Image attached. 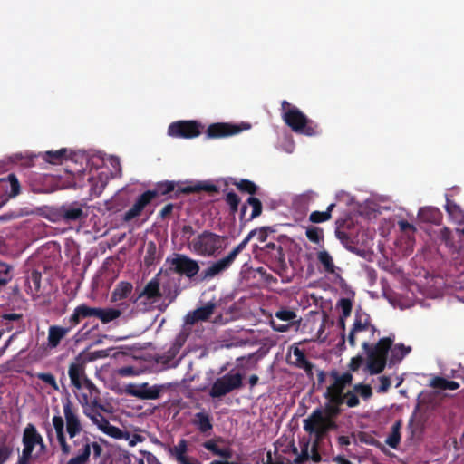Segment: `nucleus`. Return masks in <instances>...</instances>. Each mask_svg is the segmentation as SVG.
<instances>
[{
	"mask_svg": "<svg viewBox=\"0 0 464 464\" xmlns=\"http://www.w3.org/2000/svg\"><path fill=\"white\" fill-rule=\"evenodd\" d=\"M63 418L59 414L54 415L52 423L55 430L56 439L63 456L72 453V446L68 443L66 434L70 440H73L83 430L78 406L69 397L62 401Z\"/></svg>",
	"mask_w": 464,
	"mask_h": 464,
	"instance_id": "f257e3e1",
	"label": "nucleus"
},
{
	"mask_svg": "<svg viewBox=\"0 0 464 464\" xmlns=\"http://www.w3.org/2000/svg\"><path fill=\"white\" fill-rule=\"evenodd\" d=\"M281 111L285 123L294 132L309 137L320 134L318 124L287 101H282Z\"/></svg>",
	"mask_w": 464,
	"mask_h": 464,
	"instance_id": "f03ea898",
	"label": "nucleus"
},
{
	"mask_svg": "<svg viewBox=\"0 0 464 464\" xmlns=\"http://www.w3.org/2000/svg\"><path fill=\"white\" fill-rule=\"evenodd\" d=\"M154 193V198L160 196H168L169 198H178L180 194H191V193H199L201 191H205L209 195H214L219 192V188L215 184H212L208 181H199L194 185H179L175 181L166 180L162 182H158L154 188L151 189Z\"/></svg>",
	"mask_w": 464,
	"mask_h": 464,
	"instance_id": "7ed1b4c3",
	"label": "nucleus"
},
{
	"mask_svg": "<svg viewBox=\"0 0 464 464\" xmlns=\"http://www.w3.org/2000/svg\"><path fill=\"white\" fill-rule=\"evenodd\" d=\"M263 257L266 265L283 281L286 278L290 280L289 266L285 258V246L282 242H269L262 248Z\"/></svg>",
	"mask_w": 464,
	"mask_h": 464,
	"instance_id": "20e7f679",
	"label": "nucleus"
},
{
	"mask_svg": "<svg viewBox=\"0 0 464 464\" xmlns=\"http://www.w3.org/2000/svg\"><path fill=\"white\" fill-rule=\"evenodd\" d=\"M337 428L338 425L334 420L323 418L321 407L314 410L310 416L304 420V430L309 434H314L316 442L323 440L330 430H335Z\"/></svg>",
	"mask_w": 464,
	"mask_h": 464,
	"instance_id": "39448f33",
	"label": "nucleus"
},
{
	"mask_svg": "<svg viewBox=\"0 0 464 464\" xmlns=\"http://www.w3.org/2000/svg\"><path fill=\"white\" fill-rule=\"evenodd\" d=\"M223 238L218 234L205 230L192 240L191 246L197 254L211 256L222 248Z\"/></svg>",
	"mask_w": 464,
	"mask_h": 464,
	"instance_id": "423d86ee",
	"label": "nucleus"
},
{
	"mask_svg": "<svg viewBox=\"0 0 464 464\" xmlns=\"http://www.w3.org/2000/svg\"><path fill=\"white\" fill-rule=\"evenodd\" d=\"M244 375L240 372L228 373L218 378L212 384L209 396L211 398H221L235 390H239L243 387Z\"/></svg>",
	"mask_w": 464,
	"mask_h": 464,
	"instance_id": "0eeeda50",
	"label": "nucleus"
},
{
	"mask_svg": "<svg viewBox=\"0 0 464 464\" xmlns=\"http://www.w3.org/2000/svg\"><path fill=\"white\" fill-rule=\"evenodd\" d=\"M159 274L147 283L144 288L136 293L130 298L131 302L137 306H143L144 310H149L152 307L153 304L159 301L162 295L160 292V279L158 278Z\"/></svg>",
	"mask_w": 464,
	"mask_h": 464,
	"instance_id": "6e6552de",
	"label": "nucleus"
},
{
	"mask_svg": "<svg viewBox=\"0 0 464 464\" xmlns=\"http://www.w3.org/2000/svg\"><path fill=\"white\" fill-rule=\"evenodd\" d=\"M329 376L333 380V383L326 388L324 397L343 400L345 388L353 382V374L350 372L340 373L337 370H332Z\"/></svg>",
	"mask_w": 464,
	"mask_h": 464,
	"instance_id": "1a4fd4ad",
	"label": "nucleus"
},
{
	"mask_svg": "<svg viewBox=\"0 0 464 464\" xmlns=\"http://www.w3.org/2000/svg\"><path fill=\"white\" fill-rule=\"evenodd\" d=\"M202 128L197 121H178L169 124L168 134L174 138L193 139L201 134Z\"/></svg>",
	"mask_w": 464,
	"mask_h": 464,
	"instance_id": "9d476101",
	"label": "nucleus"
},
{
	"mask_svg": "<svg viewBox=\"0 0 464 464\" xmlns=\"http://www.w3.org/2000/svg\"><path fill=\"white\" fill-rule=\"evenodd\" d=\"M224 442L222 437H216L208 440L202 443V446L207 450L210 451L212 455L219 457L220 459H214L209 464H239L237 461H230L233 457V450L230 447H219L218 443Z\"/></svg>",
	"mask_w": 464,
	"mask_h": 464,
	"instance_id": "9b49d317",
	"label": "nucleus"
},
{
	"mask_svg": "<svg viewBox=\"0 0 464 464\" xmlns=\"http://www.w3.org/2000/svg\"><path fill=\"white\" fill-rule=\"evenodd\" d=\"M87 205L79 201L63 204L58 209V216L65 223L84 220L87 216Z\"/></svg>",
	"mask_w": 464,
	"mask_h": 464,
	"instance_id": "f8f14e48",
	"label": "nucleus"
},
{
	"mask_svg": "<svg viewBox=\"0 0 464 464\" xmlns=\"http://www.w3.org/2000/svg\"><path fill=\"white\" fill-rule=\"evenodd\" d=\"M250 124H232L227 122H218L210 124L207 129V137L208 139H219L238 134L244 130H248Z\"/></svg>",
	"mask_w": 464,
	"mask_h": 464,
	"instance_id": "ddd939ff",
	"label": "nucleus"
},
{
	"mask_svg": "<svg viewBox=\"0 0 464 464\" xmlns=\"http://www.w3.org/2000/svg\"><path fill=\"white\" fill-rule=\"evenodd\" d=\"M22 191L21 184L17 177L14 174H8L5 178L0 179V208L7 203L11 198H16Z\"/></svg>",
	"mask_w": 464,
	"mask_h": 464,
	"instance_id": "4468645a",
	"label": "nucleus"
},
{
	"mask_svg": "<svg viewBox=\"0 0 464 464\" xmlns=\"http://www.w3.org/2000/svg\"><path fill=\"white\" fill-rule=\"evenodd\" d=\"M170 263L174 266L173 271L175 273L184 275L188 278L194 277L200 268L196 260L182 254H177Z\"/></svg>",
	"mask_w": 464,
	"mask_h": 464,
	"instance_id": "2eb2a0df",
	"label": "nucleus"
},
{
	"mask_svg": "<svg viewBox=\"0 0 464 464\" xmlns=\"http://www.w3.org/2000/svg\"><path fill=\"white\" fill-rule=\"evenodd\" d=\"M163 390V385L150 386L149 383L144 382L140 385H130L127 388V392L140 400H156L160 398Z\"/></svg>",
	"mask_w": 464,
	"mask_h": 464,
	"instance_id": "dca6fc26",
	"label": "nucleus"
},
{
	"mask_svg": "<svg viewBox=\"0 0 464 464\" xmlns=\"http://www.w3.org/2000/svg\"><path fill=\"white\" fill-rule=\"evenodd\" d=\"M76 450V453L69 461L72 464H87L90 460V438L87 435L72 440V445Z\"/></svg>",
	"mask_w": 464,
	"mask_h": 464,
	"instance_id": "f3484780",
	"label": "nucleus"
},
{
	"mask_svg": "<svg viewBox=\"0 0 464 464\" xmlns=\"http://www.w3.org/2000/svg\"><path fill=\"white\" fill-rule=\"evenodd\" d=\"M263 206L256 197H249L240 208L239 219L242 225L255 219L262 214Z\"/></svg>",
	"mask_w": 464,
	"mask_h": 464,
	"instance_id": "a211bd4d",
	"label": "nucleus"
},
{
	"mask_svg": "<svg viewBox=\"0 0 464 464\" xmlns=\"http://www.w3.org/2000/svg\"><path fill=\"white\" fill-rule=\"evenodd\" d=\"M68 375L72 385L77 389H82L84 379H89L85 373V362L77 357L74 362H71L68 369Z\"/></svg>",
	"mask_w": 464,
	"mask_h": 464,
	"instance_id": "6ab92c4d",
	"label": "nucleus"
},
{
	"mask_svg": "<svg viewBox=\"0 0 464 464\" xmlns=\"http://www.w3.org/2000/svg\"><path fill=\"white\" fill-rule=\"evenodd\" d=\"M370 322L371 317L367 313L362 311L361 309L355 312L354 322L348 334V342L351 346L354 347L356 344L355 334L357 333L369 329Z\"/></svg>",
	"mask_w": 464,
	"mask_h": 464,
	"instance_id": "aec40b11",
	"label": "nucleus"
},
{
	"mask_svg": "<svg viewBox=\"0 0 464 464\" xmlns=\"http://www.w3.org/2000/svg\"><path fill=\"white\" fill-rule=\"evenodd\" d=\"M92 317L96 318V307H92L86 304H82L74 308L73 313L67 319L66 324H71V326L74 328L82 320Z\"/></svg>",
	"mask_w": 464,
	"mask_h": 464,
	"instance_id": "412c9836",
	"label": "nucleus"
},
{
	"mask_svg": "<svg viewBox=\"0 0 464 464\" xmlns=\"http://www.w3.org/2000/svg\"><path fill=\"white\" fill-rule=\"evenodd\" d=\"M393 342L394 337L389 336L380 339L374 346L370 345L368 342L362 343V346L363 350H369L387 361L388 353L391 351Z\"/></svg>",
	"mask_w": 464,
	"mask_h": 464,
	"instance_id": "4be33fe9",
	"label": "nucleus"
},
{
	"mask_svg": "<svg viewBox=\"0 0 464 464\" xmlns=\"http://www.w3.org/2000/svg\"><path fill=\"white\" fill-rule=\"evenodd\" d=\"M187 451L188 442L184 439L180 440L176 446L169 449L170 455L174 456L179 464H201V462L196 458H191L190 460L187 456Z\"/></svg>",
	"mask_w": 464,
	"mask_h": 464,
	"instance_id": "5701e85b",
	"label": "nucleus"
},
{
	"mask_svg": "<svg viewBox=\"0 0 464 464\" xmlns=\"http://www.w3.org/2000/svg\"><path fill=\"white\" fill-rule=\"evenodd\" d=\"M215 308L216 304L208 302L206 305L188 313L186 316V323L188 324H194L199 321H208L213 314Z\"/></svg>",
	"mask_w": 464,
	"mask_h": 464,
	"instance_id": "b1692460",
	"label": "nucleus"
},
{
	"mask_svg": "<svg viewBox=\"0 0 464 464\" xmlns=\"http://www.w3.org/2000/svg\"><path fill=\"white\" fill-rule=\"evenodd\" d=\"M71 324L67 326L52 325L48 329V346L53 349L56 348L61 341L72 330Z\"/></svg>",
	"mask_w": 464,
	"mask_h": 464,
	"instance_id": "393cba45",
	"label": "nucleus"
},
{
	"mask_svg": "<svg viewBox=\"0 0 464 464\" xmlns=\"http://www.w3.org/2000/svg\"><path fill=\"white\" fill-rule=\"evenodd\" d=\"M233 264L232 260L227 256L212 264L202 272L203 279H210L223 273Z\"/></svg>",
	"mask_w": 464,
	"mask_h": 464,
	"instance_id": "a878e982",
	"label": "nucleus"
},
{
	"mask_svg": "<svg viewBox=\"0 0 464 464\" xmlns=\"http://www.w3.org/2000/svg\"><path fill=\"white\" fill-rule=\"evenodd\" d=\"M326 400L323 410V418H329L334 420L343 411L342 405L343 400L335 399L333 397H324Z\"/></svg>",
	"mask_w": 464,
	"mask_h": 464,
	"instance_id": "bb28decb",
	"label": "nucleus"
},
{
	"mask_svg": "<svg viewBox=\"0 0 464 464\" xmlns=\"http://www.w3.org/2000/svg\"><path fill=\"white\" fill-rule=\"evenodd\" d=\"M191 423L203 434H208L213 430L212 418L206 411L197 412Z\"/></svg>",
	"mask_w": 464,
	"mask_h": 464,
	"instance_id": "cd10ccee",
	"label": "nucleus"
},
{
	"mask_svg": "<svg viewBox=\"0 0 464 464\" xmlns=\"http://www.w3.org/2000/svg\"><path fill=\"white\" fill-rule=\"evenodd\" d=\"M22 442L24 446L34 449L37 443L42 442V435L37 431L35 426L28 423L24 430Z\"/></svg>",
	"mask_w": 464,
	"mask_h": 464,
	"instance_id": "c85d7f7f",
	"label": "nucleus"
},
{
	"mask_svg": "<svg viewBox=\"0 0 464 464\" xmlns=\"http://www.w3.org/2000/svg\"><path fill=\"white\" fill-rule=\"evenodd\" d=\"M364 351L366 352L368 357L367 368L370 374L375 375L382 372L387 364V361L369 350Z\"/></svg>",
	"mask_w": 464,
	"mask_h": 464,
	"instance_id": "c756f323",
	"label": "nucleus"
},
{
	"mask_svg": "<svg viewBox=\"0 0 464 464\" xmlns=\"http://www.w3.org/2000/svg\"><path fill=\"white\" fill-rule=\"evenodd\" d=\"M293 356L295 361L292 363L295 366L303 369L308 375L313 374L314 364L307 360L304 351L295 346L293 348Z\"/></svg>",
	"mask_w": 464,
	"mask_h": 464,
	"instance_id": "7c9ffc66",
	"label": "nucleus"
},
{
	"mask_svg": "<svg viewBox=\"0 0 464 464\" xmlns=\"http://www.w3.org/2000/svg\"><path fill=\"white\" fill-rule=\"evenodd\" d=\"M411 352V347L405 346L403 343H397L394 346H392L389 357V365L393 366L400 363Z\"/></svg>",
	"mask_w": 464,
	"mask_h": 464,
	"instance_id": "2f4dec72",
	"label": "nucleus"
},
{
	"mask_svg": "<svg viewBox=\"0 0 464 464\" xmlns=\"http://www.w3.org/2000/svg\"><path fill=\"white\" fill-rule=\"evenodd\" d=\"M419 218L427 223L439 224L441 220V213L437 208L424 207L418 212Z\"/></svg>",
	"mask_w": 464,
	"mask_h": 464,
	"instance_id": "473e14b6",
	"label": "nucleus"
},
{
	"mask_svg": "<svg viewBox=\"0 0 464 464\" xmlns=\"http://www.w3.org/2000/svg\"><path fill=\"white\" fill-rule=\"evenodd\" d=\"M446 211L448 212L449 216L458 224H463L464 223V209L461 208L459 205H458L454 200H451L447 198L446 205H445Z\"/></svg>",
	"mask_w": 464,
	"mask_h": 464,
	"instance_id": "72a5a7b5",
	"label": "nucleus"
},
{
	"mask_svg": "<svg viewBox=\"0 0 464 464\" xmlns=\"http://www.w3.org/2000/svg\"><path fill=\"white\" fill-rule=\"evenodd\" d=\"M133 290V285L130 282L121 281L118 283L112 291L111 298L113 301H121L130 295Z\"/></svg>",
	"mask_w": 464,
	"mask_h": 464,
	"instance_id": "f704fd0d",
	"label": "nucleus"
},
{
	"mask_svg": "<svg viewBox=\"0 0 464 464\" xmlns=\"http://www.w3.org/2000/svg\"><path fill=\"white\" fill-rule=\"evenodd\" d=\"M121 314V310L116 308H101L96 307V318L100 319L102 324H109L117 318H119Z\"/></svg>",
	"mask_w": 464,
	"mask_h": 464,
	"instance_id": "c9c22d12",
	"label": "nucleus"
},
{
	"mask_svg": "<svg viewBox=\"0 0 464 464\" xmlns=\"http://www.w3.org/2000/svg\"><path fill=\"white\" fill-rule=\"evenodd\" d=\"M230 182L240 192L247 193L250 195V197H253V195H255L258 189V187L253 181L246 179H237L235 178H231Z\"/></svg>",
	"mask_w": 464,
	"mask_h": 464,
	"instance_id": "e433bc0d",
	"label": "nucleus"
},
{
	"mask_svg": "<svg viewBox=\"0 0 464 464\" xmlns=\"http://www.w3.org/2000/svg\"><path fill=\"white\" fill-rule=\"evenodd\" d=\"M82 388L88 390L90 395V403L94 407H99L102 411H105L104 406L100 402V392L95 384L90 379H84Z\"/></svg>",
	"mask_w": 464,
	"mask_h": 464,
	"instance_id": "4c0bfd02",
	"label": "nucleus"
},
{
	"mask_svg": "<svg viewBox=\"0 0 464 464\" xmlns=\"http://www.w3.org/2000/svg\"><path fill=\"white\" fill-rule=\"evenodd\" d=\"M317 260L323 266L324 270L331 275L336 273L337 267L334 265V258L326 250H321L317 253Z\"/></svg>",
	"mask_w": 464,
	"mask_h": 464,
	"instance_id": "58836bf2",
	"label": "nucleus"
},
{
	"mask_svg": "<svg viewBox=\"0 0 464 464\" xmlns=\"http://www.w3.org/2000/svg\"><path fill=\"white\" fill-rule=\"evenodd\" d=\"M100 430H102L106 435L117 439V440H128L130 439V434L126 431H123L120 428L110 424L109 420H103V426L100 427Z\"/></svg>",
	"mask_w": 464,
	"mask_h": 464,
	"instance_id": "ea45409f",
	"label": "nucleus"
},
{
	"mask_svg": "<svg viewBox=\"0 0 464 464\" xmlns=\"http://www.w3.org/2000/svg\"><path fill=\"white\" fill-rule=\"evenodd\" d=\"M99 407H94L92 404H87L83 409V413L95 424L100 430L101 426H103V420L107 419L99 411Z\"/></svg>",
	"mask_w": 464,
	"mask_h": 464,
	"instance_id": "a19ab883",
	"label": "nucleus"
},
{
	"mask_svg": "<svg viewBox=\"0 0 464 464\" xmlns=\"http://www.w3.org/2000/svg\"><path fill=\"white\" fill-rule=\"evenodd\" d=\"M431 386L440 390H457L459 388V382L449 381L443 377L437 376L431 381Z\"/></svg>",
	"mask_w": 464,
	"mask_h": 464,
	"instance_id": "79ce46f5",
	"label": "nucleus"
},
{
	"mask_svg": "<svg viewBox=\"0 0 464 464\" xmlns=\"http://www.w3.org/2000/svg\"><path fill=\"white\" fill-rule=\"evenodd\" d=\"M401 421H396L392 427V432L386 439V443L392 449H397L401 441Z\"/></svg>",
	"mask_w": 464,
	"mask_h": 464,
	"instance_id": "37998d69",
	"label": "nucleus"
},
{
	"mask_svg": "<svg viewBox=\"0 0 464 464\" xmlns=\"http://www.w3.org/2000/svg\"><path fill=\"white\" fill-rule=\"evenodd\" d=\"M336 237L340 240V242L343 244V246L348 249L349 251L353 253H357L358 250L356 246H354V241L350 237V235L343 230H341L340 228H337L335 230Z\"/></svg>",
	"mask_w": 464,
	"mask_h": 464,
	"instance_id": "c03bdc74",
	"label": "nucleus"
},
{
	"mask_svg": "<svg viewBox=\"0 0 464 464\" xmlns=\"http://www.w3.org/2000/svg\"><path fill=\"white\" fill-rule=\"evenodd\" d=\"M67 152L68 150L66 149H61L56 151H46L44 159L51 164H58L61 163L63 160L67 159Z\"/></svg>",
	"mask_w": 464,
	"mask_h": 464,
	"instance_id": "a18cd8bd",
	"label": "nucleus"
},
{
	"mask_svg": "<svg viewBox=\"0 0 464 464\" xmlns=\"http://www.w3.org/2000/svg\"><path fill=\"white\" fill-rule=\"evenodd\" d=\"M256 230L250 231L248 235L227 255L232 262H234L239 253H241L246 248L250 239L256 235Z\"/></svg>",
	"mask_w": 464,
	"mask_h": 464,
	"instance_id": "49530a36",
	"label": "nucleus"
},
{
	"mask_svg": "<svg viewBox=\"0 0 464 464\" xmlns=\"http://www.w3.org/2000/svg\"><path fill=\"white\" fill-rule=\"evenodd\" d=\"M305 234L307 238L315 244H319L324 239L323 229L317 227H307Z\"/></svg>",
	"mask_w": 464,
	"mask_h": 464,
	"instance_id": "de8ad7c7",
	"label": "nucleus"
},
{
	"mask_svg": "<svg viewBox=\"0 0 464 464\" xmlns=\"http://www.w3.org/2000/svg\"><path fill=\"white\" fill-rule=\"evenodd\" d=\"M226 203L229 206L230 212L236 213L238 210L240 198L234 191H229L225 197Z\"/></svg>",
	"mask_w": 464,
	"mask_h": 464,
	"instance_id": "09e8293b",
	"label": "nucleus"
},
{
	"mask_svg": "<svg viewBox=\"0 0 464 464\" xmlns=\"http://www.w3.org/2000/svg\"><path fill=\"white\" fill-rule=\"evenodd\" d=\"M345 403L349 408L357 407L360 404L358 395L353 389V391H347L343 395V404Z\"/></svg>",
	"mask_w": 464,
	"mask_h": 464,
	"instance_id": "8fccbe9b",
	"label": "nucleus"
},
{
	"mask_svg": "<svg viewBox=\"0 0 464 464\" xmlns=\"http://www.w3.org/2000/svg\"><path fill=\"white\" fill-rule=\"evenodd\" d=\"M356 394L360 395L363 400H368L372 396V390L369 384L357 383L353 386Z\"/></svg>",
	"mask_w": 464,
	"mask_h": 464,
	"instance_id": "3c124183",
	"label": "nucleus"
},
{
	"mask_svg": "<svg viewBox=\"0 0 464 464\" xmlns=\"http://www.w3.org/2000/svg\"><path fill=\"white\" fill-rule=\"evenodd\" d=\"M275 316L281 321L290 322L295 320L297 317V314L293 310L282 308L276 312Z\"/></svg>",
	"mask_w": 464,
	"mask_h": 464,
	"instance_id": "603ef678",
	"label": "nucleus"
},
{
	"mask_svg": "<svg viewBox=\"0 0 464 464\" xmlns=\"http://www.w3.org/2000/svg\"><path fill=\"white\" fill-rule=\"evenodd\" d=\"M153 199L154 193L150 190H146L136 199L135 204L144 209Z\"/></svg>",
	"mask_w": 464,
	"mask_h": 464,
	"instance_id": "864d4df0",
	"label": "nucleus"
},
{
	"mask_svg": "<svg viewBox=\"0 0 464 464\" xmlns=\"http://www.w3.org/2000/svg\"><path fill=\"white\" fill-rule=\"evenodd\" d=\"M359 441L367 445L375 446L377 448H381L382 444L379 440H377L373 436L367 432L361 431L358 434Z\"/></svg>",
	"mask_w": 464,
	"mask_h": 464,
	"instance_id": "5fc2aeb1",
	"label": "nucleus"
},
{
	"mask_svg": "<svg viewBox=\"0 0 464 464\" xmlns=\"http://www.w3.org/2000/svg\"><path fill=\"white\" fill-rule=\"evenodd\" d=\"M331 218L332 215L324 211H313L309 216V221L312 223H322L330 220Z\"/></svg>",
	"mask_w": 464,
	"mask_h": 464,
	"instance_id": "6e6d98bb",
	"label": "nucleus"
},
{
	"mask_svg": "<svg viewBox=\"0 0 464 464\" xmlns=\"http://www.w3.org/2000/svg\"><path fill=\"white\" fill-rule=\"evenodd\" d=\"M142 210L143 209L141 208H140L137 204L134 203L133 206L128 211L125 212L122 220L124 222H130L135 218L139 217L141 214Z\"/></svg>",
	"mask_w": 464,
	"mask_h": 464,
	"instance_id": "4d7b16f0",
	"label": "nucleus"
},
{
	"mask_svg": "<svg viewBox=\"0 0 464 464\" xmlns=\"http://www.w3.org/2000/svg\"><path fill=\"white\" fill-rule=\"evenodd\" d=\"M37 378L44 382V383L50 385L53 389L58 390L59 387L57 385L55 377L50 372H40L37 374Z\"/></svg>",
	"mask_w": 464,
	"mask_h": 464,
	"instance_id": "13d9d810",
	"label": "nucleus"
},
{
	"mask_svg": "<svg viewBox=\"0 0 464 464\" xmlns=\"http://www.w3.org/2000/svg\"><path fill=\"white\" fill-rule=\"evenodd\" d=\"M10 271V266L5 263L0 262V288L7 284L9 278L7 277Z\"/></svg>",
	"mask_w": 464,
	"mask_h": 464,
	"instance_id": "bf43d9fd",
	"label": "nucleus"
},
{
	"mask_svg": "<svg viewBox=\"0 0 464 464\" xmlns=\"http://www.w3.org/2000/svg\"><path fill=\"white\" fill-rule=\"evenodd\" d=\"M339 305L342 309V315L343 317H348L352 312V302L347 298H342L339 302Z\"/></svg>",
	"mask_w": 464,
	"mask_h": 464,
	"instance_id": "052dcab7",
	"label": "nucleus"
},
{
	"mask_svg": "<svg viewBox=\"0 0 464 464\" xmlns=\"http://www.w3.org/2000/svg\"><path fill=\"white\" fill-rule=\"evenodd\" d=\"M308 449H309V443L307 442L302 447L301 453L295 458V464H300V463H303L309 459L310 456H309Z\"/></svg>",
	"mask_w": 464,
	"mask_h": 464,
	"instance_id": "680f3d73",
	"label": "nucleus"
},
{
	"mask_svg": "<svg viewBox=\"0 0 464 464\" xmlns=\"http://www.w3.org/2000/svg\"><path fill=\"white\" fill-rule=\"evenodd\" d=\"M34 450V449L30 448L28 446H24L22 455L19 457L18 460L24 464H28L30 459L32 458Z\"/></svg>",
	"mask_w": 464,
	"mask_h": 464,
	"instance_id": "e2e57ef3",
	"label": "nucleus"
},
{
	"mask_svg": "<svg viewBox=\"0 0 464 464\" xmlns=\"http://www.w3.org/2000/svg\"><path fill=\"white\" fill-rule=\"evenodd\" d=\"M256 230V234L257 235V238L260 242H265L267 239L268 233L274 232V229L271 227H262Z\"/></svg>",
	"mask_w": 464,
	"mask_h": 464,
	"instance_id": "0e129e2a",
	"label": "nucleus"
},
{
	"mask_svg": "<svg viewBox=\"0 0 464 464\" xmlns=\"http://www.w3.org/2000/svg\"><path fill=\"white\" fill-rule=\"evenodd\" d=\"M363 362V358L361 355H357L355 357H353L349 363V370L351 372H356L360 369Z\"/></svg>",
	"mask_w": 464,
	"mask_h": 464,
	"instance_id": "69168bd1",
	"label": "nucleus"
},
{
	"mask_svg": "<svg viewBox=\"0 0 464 464\" xmlns=\"http://www.w3.org/2000/svg\"><path fill=\"white\" fill-rule=\"evenodd\" d=\"M380 386L378 388V392H386L392 385V382L390 377L382 375L379 378Z\"/></svg>",
	"mask_w": 464,
	"mask_h": 464,
	"instance_id": "338daca9",
	"label": "nucleus"
},
{
	"mask_svg": "<svg viewBox=\"0 0 464 464\" xmlns=\"http://www.w3.org/2000/svg\"><path fill=\"white\" fill-rule=\"evenodd\" d=\"M42 275L41 273L34 270L29 276V282L33 283L34 289L39 290L41 285Z\"/></svg>",
	"mask_w": 464,
	"mask_h": 464,
	"instance_id": "774afa93",
	"label": "nucleus"
}]
</instances>
